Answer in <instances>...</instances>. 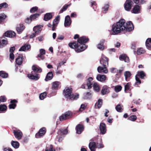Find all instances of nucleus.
<instances>
[{
    "label": "nucleus",
    "instance_id": "nucleus-61",
    "mask_svg": "<svg viewBox=\"0 0 151 151\" xmlns=\"http://www.w3.org/2000/svg\"><path fill=\"white\" fill-rule=\"evenodd\" d=\"M135 79L136 81V84L137 85H138L141 83V81L137 75L135 76Z\"/></svg>",
    "mask_w": 151,
    "mask_h": 151
},
{
    "label": "nucleus",
    "instance_id": "nucleus-42",
    "mask_svg": "<svg viewBox=\"0 0 151 151\" xmlns=\"http://www.w3.org/2000/svg\"><path fill=\"white\" fill-rule=\"evenodd\" d=\"M137 76L139 77L141 79H143L144 77L145 76V74L143 71H139L137 72Z\"/></svg>",
    "mask_w": 151,
    "mask_h": 151
},
{
    "label": "nucleus",
    "instance_id": "nucleus-43",
    "mask_svg": "<svg viewBox=\"0 0 151 151\" xmlns=\"http://www.w3.org/2000/svg\"><path fill=\"white\" fill-rule=\"evenodd\" d=\"M40 16L39 14H35L31 15L30 17L32 21L34 20L38 17Z\"/></svg>",
    "mask_w": 151,
    "mask_h": 151
},
{
    "label": "nucleus",
    "instance_id": "nucleus-60",
    "mask_svg": "<svg viewBox=\"0 0 151 151\" xmlns=\"http://www.w3.org/2000/svg\"><path fill=\"white\" fill-rule=\"evenodd\" d=\"M6 100V99L4 96H1L0 97V101L1 103L5 102Z\"/></svg>",
    "mask_w": 151,
    "mask_h": 151
},
{
    "label": "nucleus",
    "instance_id": "nucleus-4",
    "mask_svg": "<svg viewBox=\"0 0 151 151\" xmlns=\"http://www.w3.org/2000/svg\"><path fill=\"white\" fill-rule=\"evenodd\" d=\"M92 80L93 78L92 77H89L87 80L86 85H82L81 88L85 89L91 88L93 85V83L91 81Z\"/></svg>",
    "mask_w": 151,
    "mask_h": 151
},
{
    "label": "nucleus",
    "instance_id": "nucleus-22",
    "mask_svg": "<svg viewBox=\"0 0 151 151\" xmlns=\"http://www.w3.org/2000/svg\"><path fill=\"white\" fill-rule=\"evenodd\" d=\"M83 125L78 124L76 127V132L78 134H80L83 130Z\"/></svg>",
    "mask_w": 151,
    "mask_h": 151
},
{
    "label": "nucleus",
    "instance_id": "nucleus-49",
    "mask_svg": "<svg viewBox=\"0 0 151 151\" xmlns=\"http://www.w3.org/2000/svg\"><path fill=\"white\" fill-rule=\"evenodd\" d=\"M47 93L46 92H43L41 93L39 96V98L40 100H43L45 98L46 95Z\"/></svg>",
    "mask_w": 151,
    "mask_h": 151
},
{
    "label": "nucleus",
    "instance_id": "nucleus-13",
    "mask_svg": "<svg viewBox=\"0 0 151 151\" xmlns=\"http://www.w3.org/2000/svg\"><path fill=\"white\" fill-rule=\"evenodd\" d=\"M33 74V72L32 71L31 73L28 75L27 77L29 78L32 80L35 81L38 80L40 77L39 75L37 74H35V75H34Z\"/></svg>",
    "mask_w": 151,
    "mask_h": 151
},
{
    "label": "nucleus",
    "instance_id": "nucleus-44",
    "mask_svg": "<svg viewBox=\"0 0 151 151\" xmlns=\"http://www.w3.org/2000/svg\"><path fill=\"white\" fill-rule=\"evenodd\" d=\"M0 76L4 78H6L7 77L8 74L4 71H0Z\"/></svg>",
    "mask_w": 151,
    "mask_h": 151
},
{
    "label": "nucleus",
    "instance_id": "nucleus-58",
    "mask_svg": "<svg viewBox=\"0 0 151 151\" xmlns=\"http://www.w3.org/2000/svg\"><path fill=\"white\" fill-rule=\"evenodd\" d=\"M137 118V117L135 115H133L131 116L129 118V119L132 121H134L136 120Z\"/></svg>",
    "mask_w": 151,
    "mask_h": 151
},
{
    "label": "nucleus",
    "instance_id": "nucleus-46",
    "mask_svg": "<svg viewBox=\"0 0 151 151\" xmlns=\"http://www.w3.org/2000/svg\"><path fill=\"white\" fill-rule=\"evenodd\" d=\"M7 106L5 104L0 105V111H6Z\"/></svg>",
    "mask_w": 151,
    "mask_h": 151
},
{
    "label": "nucleus",
    "instance_id": "nucleus-38",
    "mask_svg": "<svg viewBox=\"0 0 151 151\" xmlns=\"http://www.w3.org/2000/svg\"><path fill=\"white\" fill-rule=\"evenodd\" d=\"M124 75L125 76V80L127 81H128L129 78L131 76V73L129 71H126L124 73Z\"/></svg>",
    "mask_w": 151,
    "mask_h": 151
},
{
    "label": "nucleus",
    "instance_id": "nucleus-2",
    "mask_svg": "<svg viewBox=\"0 0 151 151\" xmlns=\"http://www.w3.org/2000/svg\"><path fill=\"white\" fill-rule=\"evenodd\" d=\"M72 91V88L70 87H66L63 90V95L67 100H76L79 98L78 94H76L74 95Z\"/></svg>",
    "mask_w": 151,
    "mask_h": 151
},
{
    "label": "nucleus",
    "instance_id": "nucleus-8",
    "mask_svg": "<svg viewBox=\"0 0 151 151\" xmlns=\"http://www.w3.org/2000/svg\"><path fill=\"white\" fill-rule=\"evenodd\" d=\"M13 131L15 138L18 140L21 139L22 138L23 134L20 130L19 129L14 130Z\"/></svg>",
    "mask_w": 151,
    "mask_h": 151
},
{
    "label": "nucleus",
    "instance_id": "nucleus-28",
    "mask_svg": "<svg viewBox=\"0 0 151 151\" xmlns=\"http://www.w3.org/2000/svg\"><path fill=\"white\" fill-rule=\"evenodd\" d=\"M119 58L120 60H124L125 62L128 63L129 61V58L125 55H120L119 57Z\"/></svg>",
    "mask_w": 151,
    "mask_h": 151
},
{
    "label": "nucleus",
    "instance_id": "nucleus-9",
    "mask_svg": "<svg viewBox=\"0 0 151 151\" xmlns=\"http://www.w3.org/2000/svg\"><path fill=\"white\" fill-rule=\"evenodd\" d=\"M133 2L130 0H127L124 4V8L125 10L129 11L132 7Z\"/></svg>",
    "mask_w": 151,
    "mask_h": 151
},
{
    "label": "nucleus",
    "instance_id": "nucleus-3",
    "mask_svg": "<svg viewBox=\"0 0 151 151\" xmlns=\"http://www.w3.org/2000/svg\"><path fill=\"white\" fill-rule=\"evenodd\" d=\"M68 132L67 128H63L58 131V135L57 136L56 138L58 139V141L60 142L63 139L64 135H66Z\"/></svg>",
    "mask_w": 151,
    "mask_h": 151
},
{
    "label": "nucleus",
    "instance_id": "nucleus-5",
    "mask_svg": "<svg viewBox=\"0 0 151 151\" xmlns=\"http://www.w3.org/2000/svg\"><path fill=\"white\" fill-rule=\"evenodd\" d=\"M72 115V113L70 111L66 112L60 117V120L62 121L69 119L71 117Z\"/></svg>",
    "mask_w": 151,
    "mask_h": 151
},
{
    "label": "nucleus",
    "instance_id": "nucleus-54",
    "mask_svg": "<svg viewBox=\"0 0 151 151\" xmlns=\"http://www.w3.org/2000/svg\"><path fill=\"white\" fill-rule=\"evenodd\" d=\"M38 9V7L37 6H34L30 10V12L31 13H33L36 12Z\"/></svg>",
    "mask_w": 151,
    "mask_h": 151
},
{
    "label": "nucleus",
    "instance_id": "nucleus-53",
    "mask_svg": "<svg viewBox=\"0 0 151 151\" xmlns=\"http://www.w3.org/2000/svg\"><path fill=\"white\" fill-rule=\"evenodd\" d=\"M122 87L120 86H116L115 87L114 90L116 92H118L121 91Z\"/></svg>",
    "mask_w": 151,
    "mask_h": 151
},
{
    "label": "nucleus",
    "instance_id": "nucleus-14",
    "mask_svg": "<svg viewBox=\"0 0 151 151\" xmlns=\"http://www.w3.org/2000/svg\"><path fill=\"white\" fill-rule=\"evenodd\" d=\"M97 71L99 73H107L108 72V70L106 66L103 67L99 66L97 68Z\"/></svg>",
    "mask_w": 151,
    "mask_h": 151
},
{
    "label": "nucleus",
    "instance_id": "nucleus-37",
    "mask_svg": "<svg viewBox=\"0 0 151 151\" xmlns=\"http://www.w3.org/2000/svg\"><path fill=\"white\" fill-rule=\"evenodd\" d=\"M116 111L119 112H121L123 110V106L122 104H118L115 107Z\"/></svg>",
    "mask_w": 151,
    "mask_h": 151
},
{
    "label": "nucleus",
    "instance_id": "nucleus-23",
    "mask_svg": "<svg viewBox=\"0 0 151 151\" xmlns=\"http://www.w3.org/2000/svg\"><path fill=\"white\" fill-rule=\"evenodd\" d=\"M60 83L58 81H55L52 83V88L57 90L60 88Z\"/></svg>",
    "mask_w": 151,
    "mask_h": 151
},
{
    "label": "nucleus",
    "instance_id": "nucleus-59",
    "mask_svg": "<svg viewBox=\"0 0 151 151\" xmlns=\"http://www.w3.org/2000/svg\"><path fill=\"white\" fill-rule=\"evenodd\" d=\"M32 21V20L29 16V17H27L26 18L25 22L27 24H29L31 23Z\"/></svg>",
    "mask_w": 151,
    "mask_h": 151
},
{
    "label": "nucleus",
    "instance_id": "nucleus-6",
    "mask_svg": "<svg viewBox=\"0 0 151 151\" xmlns=\"http://www.w3.org/2000/svg\"><path fill=\"white\" fill-rule=\"evenodd\" d=\"M108 59L107 57L102 54L100 60V63L103 66L108 65Z\"/></svg>",
    "mask_w": 151,
    "mask_h": 151
},
{
    "label": "nucleus",
    "instance_id": "nucleus-40",
    "mask_svg": "<svg viewBox=\"0 0 151 151\" xmlns=\"http://www.w3.org/2000/svg\"><path fill=\"white\" fill-rule=\"evenodd\" d=\"M8 43V41L6 39H4L2 40V43L1 41H0V48H2L4 46L6 45Z\"/></svg>",
    "mask_w": 151,
    "mask_h": 151
},
{
    "label": "nucleus",
    "instance_id": "nucleus-41",
    "mask_svg": "<svg viewBox=\"0 0 151 151\" xmlns=\"http://www.w3.org/2000/svg\"><path fill=\"white\" fill-rule=\"evenodd\" d=\"M146 45L147 48L149 49L151 48V38H148L146 42Z\"/></svg>",
    "mask_w": 151,
    "mask_h": 151
},
{
    "label": "nucleus",
    "instance_id": "nucleus-30",
    "mask_svg": "<svg viewBox=\"0 0 151 151\" xmlns=\"http://www.w3.org/2000/svg\"><path fill=\"white\" fill-rule=\"evenodd\" d=\"M105 42L104 40H101L100 42L97 45V48L101 50H103L104 49V46L103 45L104 43Z\"/></svg>",
    "mask_w": 151,
    "mask_h": 151
},
{
    "label": "nucleus",
    "instance_id": "nucleus-12",
    "mask_svg": "<svg viewBox=\"0 0 151 151\" xmlns=\"http://www.w3.org/2000/svg\"><path fill=\"white\" fill-rule=\"evenodd\" d=\"M24 61L22 55H18L16 59V62L17 64L20 65Z\"/></svg>",
    "mask_w": 151,
    "mask_h": 151
},
{
    "label": "nucleus",
    "instance_id": "nucleus-16",
    "mask_svg": "<svg viewBox=\"0 0 151 151\" xmlns=\"http://www.w3.org/2000/svg\"><path fill=\"white\" fill-rule=\"evenodd\" d=\"M101 133L102 134H104L106 132V126L105 124L103 123H101L100 124L99 127Z\"/></svg>",
    "mask_w": 151,
    "mask_h": 151
},
{
    "label": "nucleus",
    "instance_id": "nucleus-51",
    "mask_svg": "<svg viewBox=\"0 0 151 151\" xmlns=\"http://www.w3.org/2000/svg\"><path fill=\"white\" fill-rule=\"evenodd\" d=\"M70 6V5H64L63 6L62 9L60 11L59 13H62L63 12L65 11L68 8V6Z\"/></svg>",
    "mask_w": 151,
    "mask_h": 151
},
{
    "label": "nucleus",
    "instance_id": "nucleus-57",
    "mask_svg": "<svg viewBox=\"0 0 151 151\" xmlns=\"http://www.w3.org/2000/svg\"><path fill=\"white\" fill-rule=\"evenodd\" d=\"M111 72L112 73H117L118 72V70L115 68H112L110 69Z\"/></svg>",
    "mask_w": 151,
    "mask_h": 151
},
{
    "label": "nucleus",
    "instance_id": "nucleus-29",
    "mask_svg": "<svg viewBox=\"0 0 151 151\" xmlns=\"http://www.w3.org/2000/svg\"><path fill=\"white\" fill-rule=\"evenodd\" d=\"M30 48V46L28 44H25L19 49V51H25L26 50H28Z\"/></svg>",
    "mask_w": 151,
    "mask_h": 151
},
{
    "label": "nucleus",
    "instance_id": "nucleus-48",
    "mask_svg": "<svg viewBox=\"0 0 151 151\" xmlns=\"http://www.w3.org/2000/svg\"><path fill=\"white\" fill-rule=\"evenodd\" d=\"M6 17V16L4 14H0V23L3 22Z\"/></svg>",
    "mask_w": 151,
    "mask_h": 151
},
{
    "label": "nucleus",
    "instance_id": "nucleus-15",
    "mask_svg": "<svg viewBox=\"0 0 151 151\" xmlns=\"http://www.w3.org/2000/svg\"><path fill=\"white\" fill-rule=\"evenodd\" d=\"M71 23V20L69 16H67L65 18L64 26L65 27H68Z\"/></svg>",
    "mask_w": 151,
    "mask_h": 151
},
{
    "label": "nucleus",
    "instance_id": "nucleus-19",
    "mask_svg": "<svg viewBox=\"0 0 151 151\" xmlns=\"http://www.w3.org/2000/svg\"><path fill=\"white\" fill-rule=\"evenodd\" d=\"M88 39L86 36H82L79 37L78 40L79 43L83 44L86 43L88 41Z\"/></svg>",
    "mask_w": 151,
    "mask_h": 151
},
{
    "label": "nucleus",
    "instance_id": "nucleus-55",
    "mask_svg": "<svg viewBox=\"0 0 151 151\" xmlns=\"http://www.w3.org/2000/svg\"><path fill=\"white\" fill-rule=\"evenodd\" d=\"M45 151H55V150L53 148L52 146L51 145L49 147H46Z\"/></svg>",
    "mask_w": 151,
    "mask_h": 151
},
{
    "label": "nucleus",
    "instance_id": "nucleus-45",
    "mask_svg": "<svg viewBox=\"0 0 151 151\" xmlns=\"http://www.w3.org/2000/svg\"><path fill=\"white\" fill-rule=\"evenodd\" d=\"M93 87L94 90L96 92H98L100 90L99 86L96 83H94L93 84Z\"/></svg>",
    "mask_w": 151,
    "mask_h": 151
},
{
    "label": "nucleus",
    "instance_id": "nucleus-50",
    "mask_svg": "<svg viewBox=\"0 0 151 151\" xmlns=\"http://www.w3.org/2000/svg\"><path fill=\"white\" fill-rule=\"evenodd\" d=\"M84 98L86 99H87L90 98L91 96V93L90 91L84 93Z\"/></svg>",
    "mask_w": 151,
    "mask_h": 151
},
{
    "label": "nucleus",
    "instance_id": "nucleus-25",
    "mask_svg": "<svg viewBox=\"0 0 151 151\" xmlns=\"http://www.w3.org/2000/svg\"><path fill=\"white\" fill-rule=\"evenodd\" d=\"M109 88L107 86H104L101 91V94L104 95L108 93L109 92Z\"/></svg>",
    "mask_w": 151,
    "mask_h": 151
},
{
    "label": "nucleus",
    "instance_id": "nucleus-62",
    "mask_svg": "<svg viewBox=\"0 0 151 151\" xmlns=\"http://www.w3.org/2000/svg\"><path fill=\"white\" fill-rule=\"evenodd\" d=\"M65 61H62L59 63L58 65L57 69H58L61 67V66L63 65L64 63H65Z\"/></svg>",
    "mask_w": 151,
    "mask_h": 151
},
{
    "label": "nucleus",
    "instance_id": "nucleus-34",
    "mask_svg": "<svg viewBox=\"0 0 151 151\" xmlns=\"http://www.w3.org/2000/svg\"><path fill=\"white\" fill-rule=\"evenodd\" d=\"M24 28L25 27L23 24H20L17 28V32L19 34L20 33L24 30Z\"/></svg>",
    "mask_w": 151,
    "mask_h": 151
},
{
    "label": "nucleus",
    "instance_id": "nucleus-27",
    "mask_svg": "<svg viewBox=\"0 0 151 151\" xmlns=\"http://www.w3.org/2000/svg\"><path fill=\"white\" fill-rule=\"evenodd\" d=\"M17 102L16 100H12L11 101V104L9 105V107L10 109H14L16 106V104L15 103Z\"/></svg>",
    "mask_w": 151,
    "mask_h": 151
},
{
    "label": "nucleus",
    "instance_id": "nucleus-1",
    "mask_svg": "<svg viewBox=\"0 0 151 151\" xmlns=\"http://www.w3.org/2000/svg\"><path fill=\"white\" fill-rule=\"evenodd\" d=\"M125 20L123 19H121L116 23L113 24L112 27V34L116 35L122 31L130 32L133 30L134 27L131 22H128L125 25Z\"/></svg>",
    "mask_w": 151,
    "mask_h": 151
},
{
    "label": "nucleus",
    "instance_id": "nucleus-11",
    "mask_svg": "<svg viewBox=\"0 0 151 151\" xmlns=\"http://www.w3.org/2000/svg\"><path fill=\"white\" fill-rule=\"evenodd\" d=\"M59 17L60 16L58 15L53 20L52 26V31H54L57 26L60 20Z\"/></svg>",
    "mask_w": 151,
    "mask_h": 151
},
{
    "label": "nucleus",
    "instance_id": "nucleus-24",
    "mask_svg": "<svg viewBox=\"0 0 151 151\" xmlns=\"http://www.w3.org/2000/svg\"><path fill=\"white\" fill-rule=\"evenodd\" d=\"M42 26L40 25L35 26L34 27L33 30L36 33H37L38 34V33L40 32L42 30Z\"/></svg>",
    "mask_w": 151,
    "mask_h": 151
},
{
    "label": "nucleus",
    "instance_id": "nucleus-18",
    "mask_svg": "<svg viewBox=\"0 0 151 151\" xmlns=\"http://www.w3.org/2000/svg\"><path fill=\"white\" fill-rule=\"evenodd\" d=\"M96 78L98 81L103 82L106 80V77L104 75L98 74Z\"/></svg>",
    "mask_w": 151,
    "mask_h": 151
},
{
    "label": "nucleus",
    "instance_id": "nucleus-33",
    "mask_svg": "<svg viewBox=\"0 0 151 151\" xmlns=\"http://www.w3.org/2000/svg\"><path fill=\"white\" fill-rule=\"evenodd\" d=\"M52 18L51 13H46L44 16V20L45 21H47Z\"/></svg>",
    "mask_w": 151,
    "mask_h": 151
},
{
    "label": "nucleus",
    "instance_id": "nucleus-17",
    "mask_svg": "<svg viewBox=\"0 0 151 151\" xmlns=\"http://www.w3.org/2000/svg\"><path fill=\"white\" fill-rule=\"evenodd\" d=\"M141 6L139 5H135L133 8L132 11V13L134 14H138L140 12Z\"/></svg>",
    "mask_w": 151,
    "mask_h": 151
},
{
    "label": "nucleus",
    "instance_id": "nucleus-36",
    "mask_svg": "<svg viewBox=\"0 0 151 151\" xmlns=\"http://www.w3.org/2000/svg\"><path fill=\"white\" fill-rule=\"evenodd\" d=\"M11 145L15 149L18 148L19 146V144L18 142L14 141H12Z\"/></svg>",
    "mask_w": 151,
    "mask_h": 151
},
{
    "label": "nucleus",
    "instance_id": "nucleus-10",
    "mask_svg": "<svg viewBox=\"0 0 151 151\" xmlns=\"http://www.w3.org/2000/svg\"><path fill=\"white\" fill-rule=\"evenodd\" d=\"M87 47V46L83 44L79 43L76 51L77 52H79L85 50Z\"/></svg>",
    "mask_w": 151,
    "mask_h": 151
},
{
    "label": "nucleus",
    "instance_id": "nucleus-31",
    "mask_svg": "<svg viewBox=\"0 0 151 151\" xmlns=\"http://www.w3.org/2000/svg\"><path fill=\"white\" fill-rule=\"evenodd\" d=\"M32 69L33 70V72L40 73L42 71V69L39 67L35 65H33L32 67Z\"/></svg>",
    "mask_w": 151,
    "mask_h": 151
},
{
    "label": "nucleus",
    "instance_id": "nucleus-56",
    "mask_svg": "<svg viewBox=\"0 0 151 151\" xmlns=\"http://www.w3.org/2000/svg\"><path fill=\"white\" fill-rule=\"evenodd\" d=\"M86 106L84 104H81L79 109L78 111V112H81L82 111L85 109Z\"/></svg>",
    "mask_w": 151,
    "mask_h": 151
},
{
    "label": "nucleus",
    "instance_id": "nucleus-64",
    "mask_svg": "<svg viewBox=\"0 0 151 151\" xmlns=\"http://www.w3.org/2000/svg\"><path fill=\"white\" fill-rule=\"evenodd\" d=\"M109 8V5L108 4H106L104 5L103 8V10L104 11H106L108 10Z\"/></svg>",
    "mask_w": 151,
    "mask_h": 151
},
{
    "label": "nucleus",
    "instance_id": "nucleus-47",
    "mask_svg": "<svg viewBox=\"0 0 151 151\" xmlns=\"http://www.w3.org/2000/svg\"><path fill=\"white\" fill-rule=\"evenodd\" d=\"M145 51L142 48H140L137 50V53L138 55H140L145 53Z\"/></svg>",
    "mask_w": 151,
    "mask_h": 151
},
{
    "label": "nucleus",
    "instance_id": "nucleus-63",
    "mask_svg": "<svg viewBox=\"0 0 151 151\" xmlns=\"http://www.w3.org/2000/svg\"><path fill=\"white\" fill-rule=\"evenodd\" d=\"M104 147V145L101 143H97L96 145V147L99 149L103 148Z\"/></svg>",
    "mask_w": 151,
    "mask_h": 151
},
{
    "label": "nucleus",
    "instance_id": "nucleus-21",
    "mask_svg": "<svg viewBox=\"0 0 151 151\" xmlns=\"http://www.w3.org/2000/svg\"><path fill=\"white\" fill-rule=\"evenodd\" d=\"M91 151H96V144L94 142H90L88 145Z\"/></svg>",
    "mask_w": 151,
    "mask_h": 151
},
{
    "label": "nucleus",
    "instance_id": "nucleus-35",
    "mask_svg": "<svg viewBox=\"0 0 151 151\" xmlns=\"http://www.w3.org/2000/svg\"><path fill=\"white\" fill-rule=\"evenodd\" d=\"M78 44V42L77 41V42H70L69 44V46L71 48L73 49H74L75 48H77Z\"/></svg>",
    "mask_w": 151,
    "mask_h": 151
},
{
    "label": "nucleus",
    "instance_id": "nucleus-52",
    "mask_svg": "<svg viewBox=\"0 0 151 151\" xmlns=\"http://www.w3.org/2000/svg\"><path fill=\"white\" fill-rule=\"evenodd\" d=\"M8 6V5L7 4L6 2L0 4V9L2 8H7Z\"/></svg>",
    "mask_w": 151,
    "mask_h": 151
},
{
    "label": "nucleus",
    "instance_id": "nucleus-26",
    "mask_svg": "<svg viewBox=\"0 0 151 151\" xmlns=\"http://www.w3.org/2000/svg\"><path fill=\"white\" fill-rule=\"evenodd\" d=\"M53 77V74L52 72H48L46 76L45 80L46 81H47L49 80H51Z\"/></svg>",
    "mask_w": 151,
    "mask_h": 151
},
{
    "label": "nucleus",
    "instance_id": "nucleus-20",
    "mask_svg": "<svg viewBox=\"0 0 151 151\" xmlns=\"http://www.w3.org/2000/svg\"><path fill=\"white\" fill-rule=\"evenodd\" d=\"M4 35L6 37H13L15 36L16 33L13 31H10L5 32L4 34Z\"/></svg>",
    "mask_w": 151,
    "mask_h": 151
},
{
    "label": "nucleus",
    "instance_id": "nucleus-7",
    "mask_svg": "<svg viewBox=\"0 0 151 151\" xmlns=\"http://www.w3.org/2000/svg\"><path fill=\"white\" fill-rule=\"evenodd\" d=\"M46 132V129L45 127H42L40 129L39 132L37 133L35 135L37 138H40L43 136Z\"/></svg>",
    "mask_w": 151,
    "mask_h": 151
},
{
    "label": "nucleus",
    "instance_id": "nucleus-32",
    "mask_svg": "<svg viewBox=\"0 0 151 151\" xmlns=\"http://www.w3.org/2000/svg\"><path fill=\"white\" fill-rule=\"evenodd\" d=\"M102 104V100L101 99H99L98 101L96 102L95 105V108L96 109H99L101 106Z\"/></svg>",
    "mask_w": 151,
    "mask_h": 151
},
{
    "label": "nucleus",
    "instance_id": "nucleus-39",
    "mask_svg": "<svg viewBox=\"0 0 151 151\" xmlns=\"http://www.w3.org/2000/svg\"><path fill=\"white\" fill-rule=\"evenodd\" d=\"M131 87V84L130 83H126L124 85V91L127 93L129 90L130 88Z\"/></svg>",
    "mask_w": 151,
    "mask_h": 151
}]
</instances>
